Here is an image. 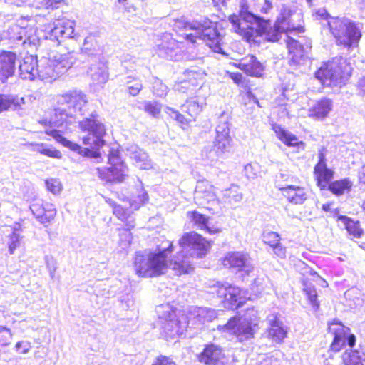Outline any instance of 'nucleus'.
Returning a JSON list of instances; mask_svg holds the SVG:
<instances>
[{
  "instance_id": "1",
  "label": "nucleus",
  "mask_w": 365,
  "mask_h": 365,
  "mask_svg": "<svg viewBox=\"0 0 365 365\" xmlns=\"http://www.w3.org/2000/svg\"><path fill=\"white\" fill-rule=\"evenodd\" d=\"M179 244L182 250L170 260L169 265L178 275L192 272L194 267L191 259L202 258L210 247V242L195 232L185 234Z\"/></svg>"
},
{
  "instance_id": "2",
  "label": "nucleus",
  "mask_w": 365,
  "mask_h": 365,
  "mask_svg": "<svg viewBox=\"0 0 365 365\" xmlns=\"http://www.w3.org/2000/svg\"><path fill=\"white\" fill-rule=\"evenodd\" d=\"M173 251V243L166 240L157 247L156 252L148 250L136 252L133 262L136 274L148 278L163 274L168 267V256Z\"/></svg>"
},
{
  "instance_id": "3",
  "label": "nucleus",
  "mask_w": 365,
  "mask_h": 365,
  "mask_svg": "<svg viewBox=\"0 0 365 365\" xmlns=\"http://www.w3.org/2000/svg\"><path fill=\"white\" fill-rule=\"evenodd\" d=\"M327 28L335 44L337 46L350 49L356 48L361 38V29L356 23L350 19L340 16H331L325 14Z\"/></svg>"
},
{
  "instance_id": "4",
  "label": "nucleus",
  "mask_w": 365,
  "mask_h": 365,
  "mask_svg": "<svg viewBox=\"0 0 365 365\" xmlns=\"http://www.w3.org/2000/svg\"><path fill=\"white\" fill-rule=\"evenodd\" d=\"M177 28L182 31V36L187 41L195 43L197 39H202L214 52L223 53L222 37L212 26H206L198 21H178Z\"/></svg>"
},
{
  "instance_id": "5",
  "label": "nucleus",
  "mask_w": 365,
  "mask_h": 365,
  "mask_svg": "<svg viewBox=\"0 0 365 365\" xmlns=\"http://www.w3.org/2000/svg\"><path fill=\"white\" fill-rule=\"evenodd\" d=\"M351 63L342 57H336L324 63L318 68L314 76L324 86L341 88L351 76Z\"/></svg>"
},
{
  "instance_id": "6",
  "label": "nucleus",
  "mask_w": 365,
  "mask_h": 365,
  "mask_svg": "<svg viewBox=\"0 0 365 365\" xmlns=\"http://www.w3.org/2000/svg\"><path fill=\"white\" fill-rule=\"evenodd\" d=\"M257 327V312L253 308L247 309L242 316L231 317L227 324L219 326L224 332L235 335L242 342L254 337Z\"/></svg>"
},
{
  "instance_id": "7",
  "label": "nucleus",
  "mask_w": 365,
  "mask_h": 365,
  "mask_svg": "<svg viewBox=\"0 0 365 365\" xmlns=\"http://www.w3.org/2000/svg\"><path fill=\"white\" fill-rule=\"evenodd\" d=\"M157 312L161 319V328L165 337L174 338L182 335L188 327L187 316L184 312H179L177 314L168 304H160L157 308Z\"/></svg>"
},
{
  "instance_id": "8",
  "label": "nucleus",
  "mask_w": 365,
  "mask_h": 365,
  "mask_svg": "<svg viewBox=\"0 0 365 365\" xmlns=\"http://www.w3.org/2000/svg\"><path fill=\"white\" fill-rule=\"evenodd\" d=\"M289 178L288 175L281 173L275 179V187L287 202L292 205H302L309 198L308 191L304 186L284 185L283 182H290Z\"/></svg>"
},
{
  "instance_id": "9",
  "label": "nucleus",
  "mask_w": 365,
  "mask_h": 365,
  "mask_svg": "<svg viewBox=\"0 0 365 365\" xmlns=\"http://www.w3.org/2000/svg\"><path fill=\"white\" fill-rule=\"evenodd\" d=\"M105 135H90L83 137L82 143L84 147H81L76 143L72 142L66 138H60L62 145L68 148L72 151L85 157L98 158L100 155L98 150L103 148L106 141L103 140Z\"/></svg>"
},
{
  "instance_id": "10",
  "label": "nucleus",
  "mask_w": 365,
  "mask_h": 365,
  "mask_svg": "<svg viewBox=\"0 0 365 365\" xmlns=\"http://www.w3.org/2000/svg\"><path fill=\"white\" fill-rule=\"evenodd\" d=\"M108 164L109 167L97 169L99 178L106 183L122 182L127 175L126 165L120 157L115 153H110L108 155Z\"/></svg>"
},
{
  "instance_id": "11",
  "label": "nucleus",
  "mask_w": 365,
  "mask_h": 365,
  "mask_svg": "<svg viewBox=\"0 0 365 365\" xmlns=\"http://www.w3.org/2000/svg\"><path fill=\"white\" fill-rule=\"evenodd\" d=\"M216 293L220 298H223V306L228 309H236L243 305L246 297L244 292L236 286L228 282H217L215 285Z\"/></svg>"
},
{
  "instance_id": "12",
  "label": "nucleus",
  "mask_w": 365,
  "mask_h": 365,
  "mask_svg": "<svg viewBox=\"0 0 365 365\" xmlns=\"http://www.w3.org/2000/svg\"><path fill=\"white\" fill-rule=\"evenodd\" d=\"M327 151L324 147L319 149L318 160L313 168L314 179L320 190H325L327 185H329L335 175L334 169L328 166Z\"/></svg>"
},
{
  "instance_id": "13",
  "label": "nucleus",
  "mask_w": 365,
  "mask_h": 365,
  "mask_svg": "<svg viewBox=\"0 0 365 365\" xmlns=\"http://www.w3.org/2000/svg\"><path fill=\"white\" fill-rule=\"evenodd\" d=\"M222 264L233 272L242 273V277L249 275L254 269L249 255L240 252L227 253Z\"/></svg>"
},
{
  "instance_id": "14",
  "label": "nucleus",
  "mask_w": 365,
  "mask_h": 365,
  "mask_svg": "<svg viewBox=\"0 0 365 365\" xmlns=\"http://www.w3.org/2000/svg\"><path fill=\"white\" fill-rule=\"evenodd\" d=\"M29 208L32 214L42 224L50 222L56 215V209L54 205L41 198H33Z\"/></svg>"
},
{
  "instance_id": "15",
  "label": "nucleus",
  "mask_w": 365,
  "mask_h": 365,
  "mask_svg": "<svg viewBox=\"0 0 365 365\" xmlns=\"http://www.w3.org/2000/svg\"><path fill=\"white\" fill-rule=\"evenodd\" d=\"M235 68L241 70L247 76L261 78L264 73V66L253 54H247L236 62L231 63Z\"/></svg>"
},
{
  "instance_id": "16",
  "label": "nucleus",
  "mask_w": 365,
  "mask_h": 365,
  "mask_svg": "<svg viewBox=\"0 0 365 365\" xmlns=\"http://www.w3.org/2000/svg\"><path fill=\"white\" fill-rule=\"evenodd\" d=\"M188 327H199L216 318L215 311L207 307H193L186 314Z\"/></svg>"
},
{
  "instance_id": "17",
  "label": "nucleus",
  "mask_w": 365,
  "mask_h": 365,
  "mask_svg": "<svg viewBox=\"0 0 365 365\" xmlns=\"http://www.w3.org/2000/svg\"><path fill=\"white\" fill-rule=\"evenodd\" d=\"M333 108V100L323 97L315 101L308 109V117L315 120H323L329 116Z\"/></svg>"
},
{
  "instance_id": "18",
  "label": "nucleus",
  "mask_w": 365,
  "mask_h": 365,
  "mask_svg": "<svg viewBox=\"0 0 365 365\" xmlns=\"http://www.w3.org/2000/svg\"><path fill=\"white\" fill-rule=\"evenodd\" d=\"M294 11L287 6H283L277 16L275 24L277 28H281L287 35L292 32L304 33L305 31L303 25H294L290 21V18L293 15Z\"/></svg>"
},
{
  "instance_id": "19",
  "label": "nucleus",
  "mask_w": 365,
  "mask_h": 365,
  "mask_svg": "<svg viewBox=\"0 0 365 365\" xmlns=\"http://www.w3.org/2000/svg\"><path fill=\"white\" fill-rule=\"evenodd\" d=\"M78 127L81 132L90 135H106V126L98 120V116L96 113H91L88 117L83 118L79 122Z\"/></svg>"
},
{
  "instance_id": "20",
  "label": "nucleus",
  "mask_w": 365,
  "mask_h": 365,
  "mask_svg": "<svg viewBox=\"0 0 365 365\" xmlns=\"http://www.w3.org/2000/svg\"><path fill=\"white\" fill-rule=\"evenodd\" d=\"M17 55L12 51H2L0 52V80L6 81L11 77L15 72Z\"/></svg>"
},
{
  "instance_id": "21",
  "label": "nucleus",
  "mask_w": 365,
  "mask_h": 365,
  "mask_svg": "<svg viewBox=\"0 0 365 365\" xmlns=\"http://www.w3.org/2000/svg\"><path fill=\"white\" fill-rule=\"evenodd\" d=\"M86 103V95L77 91H71L63 93L58 100V106H64L67 110L81 109Z\"/></svg>"
},
{
  "instance_id": "22",
  "label": "nucleus",
  "mask_w": 365,
  "mask_h": 365,
  "mask_svg": "<svg viewBox=\"0 0 365 365\" xmlns=\"http://www.w3.org/2000/svg\"><path fill=\"white\" fill-rule=\"evenodd\" d=\"M196 198L199 204L205 205L217 200L215 187L207 180H199L195 187Z\"/></svg>"
},
{
  "instance_id": "23",
  "label": "nucleus",
  "mask_w": 365,
  "mask_h": 365,
  "mask_svg": "<svg viewBox=\"0 0 365 365\" xmlns=\"http://www.w3.org/2000/svg\"><path fill=\"white\" fill-rule=\"evenodd\" d=\"M49 59L50 63L48 68L56 69V73H58L68 70L73 64L72 57L69 52H51L50 53Z\"/></svg>"
},
{
  "instance_id": "24",
  "label": "nucleus",
  "mask_w": 365,
  "mask_h": 365,
  "mask_svg": "<svg viewBox=\"0 0 365 365\" xmlns=\"http://www.w3.org/2000/svg\"><path fill=\"white\" fill-rule=\"evenodd\" d=\"M272 129L277 138L286 146L302 148L305 147V143L302 140H300L298 137L282 128L280 125L275 123H272Z\"/></svg>"
},
{
  "instance_id": "25",
  "label": "nucleus",
  "mask_w": 365,
  "mask_h": 365,
  "mask_svg": "<svg viewBox=\"0 0 365 365\" xmlns=\"http://www.w3.org/2000/svg\"><path fill=\"white\" fill-rule=\"evenodd\" d=\"M19 75L21 78L32 81L38 75V60L33 55L26 56L19 65Z\"/></svg>"
},
{
  "instance_id": "26",
  "label": "nucleus",
  "mask_w": 365,
  "mask_h": 365,
  "mask_svg": "<svg viewBox=\"0 0 365 365\" xmlns=\"http://www.w3.org/2000/svg\"><path fill=\"white\" fill-rule=\"evenodd\" d=\"M222 356L221 348L210 344L205 346L203 351L197 356V358L200 362L206 365H217Z\"/></svg>"
},
{
  "instance_id": "27",
  "label": "nucleus",
  "mask_w": 365,
  "mask_h": 365,
  "mask_svg": "<svg viewBox=\"0 0 365 365\" xmlns=\"http://www.w3.org/2000/svg\"><path fill=\"white\" fill-rule=\"evenodd\" d=\"M286 44L289 57V64H299L305 57V51L303 46L289 35H287Z\"/></svg>"
},
{
  "instance_id": "28",
  "label": "nucleus",
  "mask_w": 365,
  "mask_h": 365,
  "mask_svg": "<svg viewBox=\"0 0 365 365\" xmlns=\"http://www.w3.org/2000/svg\"><path fill=\"white\" fill-rule=\"evenodd\" d=\"M353 185V181L349 178H345L336 180H332L329 185H327L326 190L336 197H341L349 194L351 191Z\"/></svg>"
},
{
  "instance_id": "29",
  "label": "nucleus",
  "mask_w": 365,
  "mask_h": 365,
  "mask_svg": "<svg viewBox=\"0 0 365 365\" xmlns=\"http://www.w3.org/2000/svg\"><path fill=\"white\" fill-rule=\"evenodd\" d=\"M267 320L269 324L268 336L274 342L280 343L286 337L287 331L282 327V323L279 321L277 315L269 314Z\"/></svg>"
},
{
  "instance_id": "30",
  "label": "nucleus",
  "mask_w": 365,
  "mask_h": 365,
  "mask_svg": "<svg viewBox=\"0 0 365 365\" xmlns=\"http://www.w3.org/2000/svg\"><path fill=\"white\" fill-rule=\"evenodd\" d=\"M38 123L44 128V133L49 136H51L56 142L62 145L60 138H65L62 135V132L57 129H53V127L61 126V119H52L49 118H44L38 121Z\"/></svg>"
},
{
  "instance_id": "31",
  "label": "nucleus",
  "mask_w": 365,
  "mask_h": 365,
  "mask_svg": "<svg viewBox=\"0 0 365 365\" xmlns=\"http://www.w3.org/2000/svg\"><path fill=\"white\" fill-rule=\"evenodd\" d=\"M231 138L229 130L224 128L222 131L217 130L216 136L213 142V150L216 153H223L230 147Z\"/></svg>"
},
{
  "instance_id": "32",
  "label": "nucleus",
  "mask_w": 365,
  "mask_h": 365,
  "mask_svg": "<svg viewBox=\"0 0 365 365\" xmlns=\"http://www.w3.org/2000/svg\"><path fill=\"white\" fill-rule=\"evenodd\" d=\"M242 193L240 187L232 185L222 192V200L231 207H236L242 200Z\"/></svg>"
},
{
  "instance_id": "33",
  "label": "nucleus",
  "mask_w": 365,
  "mask_h": 365,
  "mask_svg": "<svg viewBox=\"0 0 365 365\" xmlns=\"http://www.w3.org/2000/svg\"><path fill=\"white\" fill-rule=\"evenodd\" d=\"M23 103V98L0 93V113L8 110L19 109Z\"/></svg>"
},
{
  "instance_id": "34",
  "label": "nucleus",
  "mask_w": 365,
  "mask_h": 365,
  "mask_svg": "<svg viewBox=\"0 0 365 365\" xmlns=\"http://www.w3.org/2000/svg\"><path fill=\"white\" fill-rule=\"evenodd\" d=\"M228 19L232 24L235 31L240 35L247 42L254 41V29L252 27H248L247 29L241 28L239 16L232 14L229 16Z\"/></svg>"
},
{
  "instance_id": "35",
  "label": "nucleus",
  "mask_w": 365,
  "mask_h": 365,
  "mask_svg": "<svg viewBox=\"0 0 365 365\" xmlns=\"http://www.w3.org/2000/svg\"><path fill=\"white\" fill-rule=\"evenodd\" d=\"M344 297L349 306L351 309L361 307L364 304L363 294L356 287H352L344 293Z\"/></svg>"
},
{
  "instance_id": "36",
  "label": "nucleus",
  "mask_w": 365,
  "mask_h": 365,
  "mask_svg": "<svg viewBox=\"0 0 365 365\" xmlns=\"http://www.w3.org/2000/svg\"><path fill=\"white\" fill-rule=\"evenodd\" d=\"M160 40V43L158 45L160 51L167 53L180 48V43L175 40L170 33H163Z\"/></svg>"
},
{
  "instance_id": "37",
  "label": "nucleus",
  "mask_w": 365,
  "mask_h": 365,
  "mask_svg": "<svg viewBox=\"0 0 365 365\" xmlns=\"http://www.w3.org/2000/svg\"><path fill=\"white\" fill-rule=\"evenodd\" d=\"M75 22L73 21L66 19L62 21L56 26V29L59 31L61 35L65 38H75L78 34L74 29Z\"/></svg>"
},
{
  "instance_id": "38",
  "label": "nucleus",
  "mask_w": 365,
  "mask_h": 365,
  "mask_svg": "<svg viewBox=\"0 0 365 365\" xmlns=\"http://www.w3.org/2000/svg\"><path fill=\"white\" fill-rule=\"evenodd\" d=\"M356 338L353 334L349 335L347 337L345 336H341L339 334H336L334 341L331 345V348L334 351H339L341 346H343L346 343L352 348L355 345Z\"/></svg>"
},
{
  "instance_id": "39",
  "label": "nucleus",
  "mask_w": 365,
  "mask_h": 365,
  "mask_svg": "<svg viewBox=\"0 0 365 365\" xmlns=\"http://www.w3.org/2000/svg\"><path fill=\"white\" fill-rule=\"evenodd\" d=\"M185 108V113L188 115L192 122L195 120L202 109V105L193 100L192 98L186 101Z\"/></svg>"
},
{
  "instance_id": "40",
  "label": "nucleus",
  "mask_w": 365,
  "mask_h": 365,
  "mask_svg": "<svg viewBox=\"0 0 365 365\" xmlns=\"http://www.w3.org/2000/svg\"><path fill=\"white\" fill-rule=\"evenodd\" d=\"M184 76L186 80L191 83L192 90H198L201 88L203 81L202 73L195 71H186Z\"/></svg>"
},
{
  "instance_id": "41",
  "label": "nucleus",
  "mask_w": 365,
  "mask_h": 365,
  "mask_svg": "<svg viewBox=\"0 0 365 365\" xmlns=\"http://www.w3.org/2000/svg\"><path fill=\"white\" fill-rule=\"evenodd\" d=\"M187 216L193 222L194 225L200 228H208L207 224L209 218L205 215L196 210H193L187 212Z\"/></svg>"
},
{
  "instance_id": "42",
  "label": "nucleus",
  "mask_w": 365,
  "mask_h": 365,
  "mask_svg": "<svg viewBox=\"0 0 365 365\" xmlns=\"http://www.w3.org/2000/svg\"><path fill=\"white\" fill-rule=\"evenodd\" d=\"M342 359L345 365H363L358 351H346L342 356Z\"/></svg>"
},
{
  "instance_id": "43",
  "label": "nucleus",
  "mask_w": 365,
  "mask_h": 365,
  "mask_svg": "<svg viewBox=\"0 0 365 365\" xmlns=\"http://www.w3.org/2000/svg\"><path fill=\"white\" fill-rule=\"evenodd\" d=\"M334 217L338 225H343L345 228H357L360 225V222L358 220L346 215H336Z\"/></svg>"
},
{
  "instance_id": "44",
  "label": "nucleus",
  "mask_w": 365,
  "mask_h": 365,
  "mask_svg": "<svg viewBox=\"0 0 365 365\" xmlns=\"http://www.w3.org/2000/svg\"><path fill=\"white\" fill-rule=\"evenodd\" d=\"M245 175L247 179H255L261 175V166L257 163H250L244 168Z\"/></svg>"
},
{
  "instance_id": "45",
  "label": "nucleus",
  "mask_w": 365,
  "mask_h": 365,
  "mask_svg": "<svg viewBox=\"0 0 365 365\" xmlns=\"http://www.w3.org/2000/svg\"><path fill=\"white\" fill-rule=\"evenodd\" d=\"M37 145L41 147V148L38 149V152L43 155L54 159H61L62 158L61 152L55 148L45 147V145L43 143H38Z\"/></svg>"
},
{
  "instance_id": "46",
  "label": "nucleus",
  "mask_w": 365,
  "mask_h": 365,
  "mask_svg": "<svg viewBox=\"0 0 365 365\" xmlns=\"http://www.w3.org/2000/svg\"><path fill=\"white\" fill-rule=\"evenodd\" d=\"M19 230H14V232L9 237V251L11 255L14 254V250L19 247L22 242L23 237L19 233Z\"/></svg>"
},
{
  "instance_id": "47",
  "label": "nucleus",
  "mask_w": 365,
  "mask_h": 365,
  "mask_svg": "<svg viewBox=\"0 0 365 365\" xmlns=\"http://www.w3.org/2000/svg\"><path fill=\"white\" fill-rule=\"evenodd\" d=\"M68 110L65 108L64 106H58V102L57 103L56 107L53 109L50 117L52 119H61V125H62L66 118L68 116Z\"/></svg>"
},
{
  "instance_id": "48",
  "label": "nucleus",
  "mask_w": 365,
  "mask_h": 365,
  "mask_svg": "<svg viewBox=\"0 0 365 365\" xmlns=\"http://www.w3.org/2000/svg\"><path fill=\"white\" fill-rule=\"evenodd\" d=\"M144 110L153 117L158 118L161 112V105L156 101H149L145 103Z\"/></svg>"
},
{
  "instance_id": "49",
  "label": "nucleus",
  "mask_w": 365,
  "mask_h": 365,
  "mask_svg": "<svg viewBox=\"0 0 365 365\" xmlns=\"http://www.w3.org/2000/svg\"><path fill=\"white\" fill-rule=\"evenodd\" d=\"M175 90L179 93H186L192 91H196L197 90H192V87L191 86V83L188 82L186 78L184 77L182 79L177 81L175 83Z\"/></svg>"
},
{
  "instance_id": "50",
  "label": "nucleus",
  "mask_w": 365,
  "mask_h": 365,
  "mask_svg": "<svg viewBox=\"0 0 365 365\" xmlns=\"http://www.w3.org/2000/svg\"><path fill=\"white\" fill-rule=\"evenodd\" d=\"M304 291L313 307L318 308L319 303L317 300V294L314 287L311 284H306Z\"/></svg>"
},
{
  "instance_id": "51",
  "label": "nucleus",
  "mask_w": 365,
  "mask_h": 365,
  "mask_svg": "<svg viewBox=\"0 0 365 365\" xmlns=\"http://www.w3.org/2000/svg\"><path fill=\"white\" fill-rule=\"evenodd\" d=\"M169 110L171 111L172 113L175 114V120L179 123L180 126L182 129H185L189 126L190 123L192 121L187 114L183 115L179 113L178 110H174L173 108H169Z\"/></svg>"
},
{
  "instance_id": "52",
  "label": "nucleus",
  "mask_w": 365,
  "mask_h": 365,
  "mask_svg": "<svg viewBox=\"0 0 365 365\" xmlns=\"http://www.w3.org/2000/svg\"><path fill=\"white\" fill-rule=\"evenodd\" d=\"M282 33H284V31L281 28H277L274 23V26L268 31L264 36L268 41L277 42L281 38Z\"/></svg>"
},
{
  "instance_id": "53",
  "label": "nucleus",
  "mask_w": 365,
  "mask_h": 365,
  "mask_svg": "<svg viewBox=\"0 0 365 365\" xmlns=\"http://www.w3.org/2000/svg\"><path fill=\"white\" fill-rule=\"evenodd\" d=\"M45 183L47 190L53 194H58L62 190V185L57 179L51 178L46 180Z\"/></svg>"
},
{
  "instance_id": "54",
  "label": "nucleus",
  "mask_w": 365,
  "mask_h": 365,
  "mask_svg": "<svg viewBox=\"0 0 365 365\" xmlns=\"http://www.w3.org/2000/svg\"><path fill=\"white\" fill-rule=\"evenodd\" d=\"M119 245L123 249L127 248L131 243L133 236L130 230H123L119 235Z\"/></svg>"
},
{
  "instance_id": "55",
  "label": "nucleus",
  "mask_w": 365,
  "mask_h": 365,
  "mask_svg": "<svg viewBox=\"0 0 365 365\" xmlns=\"http://www.w3.org/2000/svg\"><path fill=\"white\" fill-rule=\"evenodd\" d=\"M253 19H255L256 21L258 23V31L259 34L262 36H265L268 31L272 28V26H270V20H264L262 18L257 16H255Z\"/></svg>"
},
{
  "instance_id": "56",
  "label": "nucleus",
  "mask_w": 365,
  "mask_h": 365,
  "mask_svg": "<svg viewBox=\"0 0 365 365\" xmlns=\"http://www.w3.org/2000/svg\"><path fill=\"white\" fill-rule=\"evenodd\" d=\"M280 240L279 235L278 233L269 231L267 233L263 234V241L264 243L269 245L271 247H273L279 243Z\"/></svg>"
},
{
  "instance_id": "57",
  "label": "nucleus",
  "mask_w": 365,
  "mask_h": 365,
  "mask_svg": "<svg viewBox=\"0 0 365 365\" xmlns=\"http://www.w3.org/2000/svg\"><path fill=\"white\" fill-rule=\"evenodd\" d=\"M11 339V330L6 327L0 326V345H8L10 343Z\"/></svg>"
},
{
  "instance_id": "58",
  "label": "nucleus",
  "mask_w": 365,
  "mask_h": 365,
  "mask_svg": "<svg viewBox=\"0 0 365 365\" xmlns=\"http://www.w3.org/2000/svg\"><path fill=\"white\" fill-rule=\"evenodd\" d=\"M239 15L244 19H247L249 17L254 18L256 16L249 11V5L247 0H240V11Z\"/></svg>"
},
{
  "instance_id": "59",
  "label": "nucleus",
  "mask_w": 365,
  "mask_h": 365,
  "mask_svg": "<svg viewBox=\"0 0 365 365\" xmlns=\"http://www.w3.org/2000/svg\"><path fill=\"white\" fill-rule=\"evenodd\" d=\"M113 213L123 221L126 220L130 215L129 212L120 205L114 204L113 205Z\"/></svg>"
},
{
  "instance_id": "60",
  "label": "nucleus",
  "mask_w": 365,
  "mask_h": 365,
  "mask_svg": "<svg viewBox=\"0 0 365 365\" xmlns=\"http://www.w3.org/2000/svg\"><path fill=\"white\" fill-rule=\"evenodd\" d=\"M346 234L353 238H362L363 240L360 246L365 250V236L363 230H346Z\"/></svg>"
},
{
  "instance_id": "61",
  "label": "nucleus",
  "mask_w": 365,
  "mask_h": 365,
  "mask_svg": "<svg viewBox=\"0 0 365 365\" xmlns=\"http://www.w3.org/2000/svg\"><path fill=\"white\" fill-rule=\"evenodd\" d=\"M227 74L230 78H231L235 84L237 86H243L245 82V77L240 72H227Z\"/></svg>"
},
{
  "instance_id": "62",
  "label": "nucleus",
  "mask_w": 365,
  "mask_h": 365,
  "mask_svg": "<svg viewBox=\"0 0 365 365\" xmlns=\"http://www.w3.org/2000/svg\"><path fill=\"white\" fill-rule=\"evenodd\" d=\"M16 350L21 354H26L31 348L30 342L27 341H21L16 343Z\"/></svg>"
},
{
  "instance_id": "63",
  "label": "nucleus",
  "mask_w": 365,
  "mask_h": 365,
  "mask_svg": "<svg viewBox=\"0 0 365 365\" xmlns=\"http://www.w3.org/2000/svg\"><path fill=\"white\" fill-rule=\"evenodd\" d=\"M143 88V85L140 81H136L132 85L128 86V93L131 96H137Z\"/></svg>"
},
{
  "instance_id": "64",
  "label": "nucleus",
  "mask_w": 365,
  "mask_h": 365,
  "mask_svg": "<svg viewBox=\"0 0 365 365\" xmlns=\"http://www.w3.org/2000/svg\"><path fill=\"white\" fill-rule=\"evenodd\" d=\"M152 365H175V363L169 357L160 356L156 359Z\"/></svg>"
}]
</instances>
